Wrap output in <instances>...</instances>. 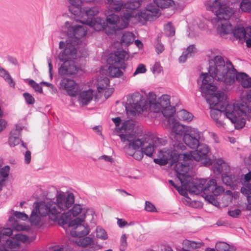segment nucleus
Masks as SVG:
<instances>
[{
    "mask_svg": "<svg viewBox=\"0 0 251 251\" xmlns=\"http://www.w3.org/2000/svg\"><path fill=\"white\" fill-rule=\"evenodd\" d=\"M202 84L201 91L202 97H204L207 102L209 104L210 115L215 121L218 120L222 113L234 124L235 128L239 129L245 126L243 121L237 122V118L235 116L236 110L233 103H227L225 98V93L218 91L217 87L212 84V79L210 78L207 73L202 74Z\"/></svg>",
    "mask_w": 251,
    "mask_h": 251,
    "instance_id": "obj_1",
    "label": "nucleus"
},
{
    "mask_svg": "<svg viewBox=\"0 0 251 251\" xmlns=\"http://www.w3.org/2000/svg\"><path fill=\"white\" fill-rule=\"evenodd\" d=\"M177 165L181 167V169H176V177L183 187L189 192L198 195L203 192L205 194L212 193L215 196H219L224 192V187L218 185L215 179L208 181L205 179L194 181L189 174V165L188 163H178Z\"/></svg>",
    "mask_w": 251,
    "mask_h": 251,
    "instance_id": "obj_2",
    "label": "nucleus"
},
{
    "mask_svg": "<svg viewBox=\"0 0 251 251\" xmlns=\"http://www.w3.org/2000/svg\"><path fill=\"white\" fill-rule=\"evenodd\" d=\"M209 10L215 13L216 17L212 20V22L218 24L217 32L221 36L233 33L236 39H246L245 28L244 27H238L233 29L228 21L234 13L233 8L226 4H222L218 0H216L210 5Z\"/></svg>",
    "mask_w": 251,
    "mask_h": 251,
    "instance_id": "obj_3",
    "label": "nucleus"
},
{
    "mask_svg": "<svg viewBox=\"0 0 251 251\" xmlns=\"http://www.w3.org/2000/svg\"><path fill=\"white\" fill-rule=\"evenodd\" d=\"M214 63V65H210L208 73L212 79L222 81L227 85H231L235 82V79L241 84L248 75L245 73H238L234 68L229 60L226 63L224 58L219 55L215 56L213 59L209 62L210 64Z\"/></svg>",
    "mask_w": 251,
    "mask_h": 251,
    "instance_id": "obj_4",
    "label": "nucleus"
},
{
    "mask_svg": "<svg viewBox=\"0 0 251 251\" xmlns=\"http://www.w3.org/2000/svg\"><path fill=\"white\" fill-rule=\"evenodd\" d=\"M59 48L64 49L58 55L59 60L62 62L58 68L59 74L61 75H73L76 74L79 68L77 67L74 60L77 57H85L88 55L85 49L81 50H76L75 46L67 42L65 45L64 41L59 42Z\"/></svg>",
    "mask_w": 251,
    "mask_h": 251,
    "instance_id": "obj_5",
    "label": "nucleus"
},
{
    "mask_svg": "<svg viewBox=\"0 0 251 251\" xmlns=\"http://www.w3.org/2000/svg\"><path fill=\"white\" fill-rule=\"evenodd\" d=\"M174 149H164L162 151V158H155L154 162L159 165H165L169 164L176 173V169H181V167L177 166L178 163H183L178 161L181 153L180 151H183L186 147L183 143H176L174 144Z\"/></svg>",
    "mask_w": 251,
    "mask_h": 251,
    "instance_id": "obj_6",
    "label": "nucleus"
},
{
    "mask_svg": "<svg viewBox=\"0 0 251 251\" xmlns=\"http://www.w3.org/2000/svg\"><path fill=\"white\" fill-rule=\"evenodd\" d=\"M56 202L52 201H46L47 203H49L52 206H54L52 209L50 207L53 221H57L60 214L70 208L74 204L75 196L72 193H69L67 195L63 193H60L56 195Z\"/></svg>",
    "mask_w": 251,
    "mask_h": 251,
    "instance_id": "obj_7",
    "label": "nucleus"
},
{
    "mask_svg": "<svg viewBox=\"0 0 251 251\" xmlns=\"http://www.w3.org/2000/svg\"><path fill=\"white\" fill-rule=\"evenodd\" d=\"M127 53L124 50L118 49L114 53H111L107 61L109 65L108 73L111 77H119L123 74L120 68L125 69L126 65L125 63V58Z\"/></svg>",
    "mask_w": 251,
    "mask_h": 251,
    "instance_id": "obj_8",
    "label": "nucleus"
},
{
    "mask_svg": "<svg viewBox=\"0 0 251 251\" xmlns=\"http://www.w3.org/2000/svg\"><path fill=\"white\" fill-rule=\"evenodd\" d=\"M71 5L69 7L70 12L76 16L87 17L86 20L95 18L98 13V8L97 7H84L82 8V0H68Z\"/></svg>",
    "mask_w": 251,
    "mask_h": 251,
    "instance_id": "obj_9",
    "label": "nucleus"
},
{
    "mask_svg": "<svg viewBox=\"0 0 251 251\" xmlns=\"http://www.w3.org/2000/svg\"><path fill=\"white\" fill-rule=\"evenodd\" d=\"M195 151H191L189 154L183 153V161L194 160L197 161L204 160L203 163L206 165H211L212 160L209 157L210 149L206 144H199Z\"/></svg>",
    "mask_w": 251,
    "mask_h": 251,
    "instance_id": "obj_10",
    "label": "nucleus"
},
{
    "mask_svg": "<svg viewBox=\"0 0 251 251\" xmlns=\"http://www.w3.org/2000/svg\"><path fill=\"white\" fill-rule=\"evenodd\" d=\"M50 207L52 209L54 206H52L49 203H47L45 201H42L40 202H37V204L32 210L29 219L30 224L32 226L38 225L41 221L40 216L45 217L49 216L50 219L53 221L51 217V211Z\"/></svg>",
    "mask_w": 251,
    "mask_h": 251,
    "instance_id": "obj_11",
    "label": "nucleus"
},
{
    "mask_svg": "<svg viewBox=\"0 0 251 251\" xmlns=\"http://www.w3.org/2000/svg\"><path fill=\"white\" fill-rule=\"evenodd\" d=\"M65 25L67 27V35L68 38L66 40L65 45L67 42H70L77 50L78 40L83 37L87 33V29L86 26L83 25H70L69 22H65Z\"/></svg>",
    "mask_w": 251,
    "mask_h": 251,
    "instance_id": "obj_12",
    "label": "nucleus"
},
{
    "mask_svg": "<svg viewBox=\"0 0 251 251\" xmlns=\"http://www.w3.org/2000/svg\"><path fill=\"white\" fill-rule=\"evenodd\" d=\"M146 101L139 93H134L127 98L126 109L131 113L143 112L146 108Z\"/></svg>",
    "mask_w": 251,
    "mask_h": 251,
    "instance_id": "obj_13",
    "label": "nucleus"
},
{
    "mask_svg": "<svg viewBox=\"0 0 251 251\" xmlns=\"http://www.w3.org/2000/svg\"><path fill=\"white\" fill-rule=\"evenodd\" d=\"M85 218V215H81V218L78 217L68 222L69 227L74 228L71 230V234L74 237H82L86 236L89 233L88 227L85 226L82 223Z\"/></svg>",
    "mask_w": 251,
    "mask_h": 251,
    "instance_id": "obj_14",
    "label": "nucleus"
},
{
    "mask_svg": "<svg viewBox=\"0 0 251 251\" xmlns=\"http://www.w3.org/2000/svg\"><path fill=\"white\" fill-rule=\"evenodd\" d=\"M82 23L93 27L96 31L104 30L106 34L108 35L116 34V30L114 27H111V26L106 24L105 21L103 18H91L90 19L86 20L85 22H83Z\"/></svg>",
    "mask_w": 251,
    "mask_h": 251,
    "instance_id": "obj_15",
    "label": "nucleus"
},
{
    "mask_svg": "<svg viewBox=\"0 0 251 251\" xmlns=\"http://www.w3.org/2000/svg\"><path fill=\"white\" fill-rule=\"evenodd\" d=\"M121 141L123 142L127 141L129 142V148H132L134 150H138L141 149L148 143L146 139L143 138L139 139L133 134L126 133L119 135Z\"/></svg>",
    "mask_w": 251,
    "mask_h": 251,
    "instance_id": "obj_16",
    "label": "nucleus"
},
{
    "mask_svg": "<svg viewBox=\"0 0 251 251\" xmlns=\"http://www.w3.org/2000/svg\"><path fill=\"white\" fill-rule=\"evenodd\" d=\"M12 230L10 228L0 230V244L3 245V249L6 250L7 248L10 249L20 248V245L18 241H12L9 239L12 235Z\"/></svg>",
    "mask_w": 251,
    "mask_h": 251,
    "instance_id": "obj_17",
    "label": "nucleus"
},
{
    "mask_svg": "<svg viewBox=\"0 0 251 251\" xmlns=\"http://www.w3.org/2000/svg\"><path fill=\"white\" fill-rule=\"evenodd\" d=\"M236 110L235 116L237 118V122L243 121L246 124L245 119L242 117L251 114V101L241 100L237 103H233Z\"/></svg>",
    "mask_w": 251,
    "mask_h": 251,
    "instance_id": "obj_18",
    "label": "nucleus"
},
{
    "mask_svg": "<svg viewBox=\"0 0 251 251\" xmlns=\"http://www.w3.org/2000/svg\"><path fill=\"white\" fill-rule=\"evenodd\" d=\"M201 133L197 129H189L182 138L184 143L191 149H196L200 144Z\"/></svg>",
    "mask_w": 251,
    "mask_h": 251,
    "instance_id": "obj_19",
    "label": "nucleus"
},
{
    "mask_svg": "<svg viewBox=\"0 0 251 251\" xmlns=\"http://www.w3.org/2000/svg\"><path fill=\"white\" fill-rule=\"evenodd\" d=\"M143 0H132L124 4L123 8L122 10L123 12L122 15H121L122 19L126 21L135 17L134 10L139 8Z\"/></svg>",
    "mask_w": 251,
    "mask_h": 251,
    "instance_id": "obj_20",
    "label": "nucleus"
},
{
    "mask_svg": "<svg viewBox=\"0 0 251 251\" xmlns=\"http://www.w3.org/2000/svg\"><path fill=\"white\" fill-rule=\"evenodd\" d=\"M221 178L223 182L233 190L236 189L242 181V176L228 173L223 174Z\"/></svg>",
    "mask_w": 251,
    "mask_h": 251,
    "instance_id": "obj_21",
    "label": "nucleus"
},
{
    "mask_svg": "<svg viewBox=\"0 0 251 251\" xmlns=\"http://www.w3.org/2000/svg\"><path fill=\"white\" fill-rule=\"evenodd\" d=\"M151 143L149 142V140L147 141L148 143L141 148L142 152L147 156L150 157H151L152 155L154 152V147L160 145H164L165 144L164 141L156 136L153 137L151 138Z\"/></svg>",
    "mask_w": 251,
    "mask_h": 251,
    "instance_id": "obj_22",
    "label": "nucleus"
},
{
    "mask_svg": "<svg viewBox=\"0 0 251 251\" xmlns=\"http://www.w3.org/2000/svg\"><path fill=\"white\" fill-rule=\"evenodd\" d=\"M82 206L80 204H75L73 208L67 212H64L60 216V223L63 225L67 224L71 221L72 215L73 217L77 216L82 211Z\"/></svg>",
    "mask_w": 251,
    "mask_h": 251,
    "instance_id": "obj_23",
    "label": "nucleus"
},
{
    "mask_svg": "<svg viewBox=\"0 0 251 251\" xmlns=\"http://www.w3.org/2000/svg\"><path fill=\"white\" fill-rule=\"evenodd\" d=\"M189 129L187 127L176 122L175 123L172 127V132L171 133V138L173 139L174 138L176 141V143H181L179 142V140L182 139L183 137L184 136V133H186Z\"/></svg>",
    "mask_w": 251,
    "mask_h": 251,
    "instance_id": "obj_24",
    "label": "nucleus"
},
{
    "mask_svg": "<svg viewBox=\"0 0 251 251\" xmlns=\"http://www.w3.org/2000/svg\"><path fill=\"white\" fill-rule=\"evenodd\" d=\"M60 85L64 87L68 95L72 97L76 96L77 92L76 90V83L74 80L64 78L60 82Z\"/></svg>",
    "mask_w": 251,
    "mask_h": 251,
    "instance_id": "obj_25",
    "label": "nucleus"
},
{
    "mask_svg": "<svg viewBox=\"0 0 251 251\" xmlns=\"http://www.w3.org/2000/svg\"><path fill=\"white\" fill-rule=\"evenodd\" d=\"M214 173L216 175L227 173L230 170L228 164L222 159H219L212 166Z\"/></svg>",
    "mask_w": 251,
    "mask_h": 251,
    "instance_id": "obj_26",
    "label": "nucleus"
},
{
    "mask_svg": "<svg viewBox=\"0 0 251 251\" xmlns=\"http://www.w3.org/2000/svg\"><path fill=\"white\" fill-rule=\"evenodd\" d=\"M120 17L119 16L115 14H111L109 15L106 19V24L111 26V27H114L116 30V33L117 31H120L121 29L125 28L126 27V25H121V26H119L117 24L120 21Z\"/></svg>",
    "mask_w": 251,
    "mask_h": 251,
    "instance_id": "obj_27",
    "label": "nucleus"
},
{
    "mask_svg": "<svg viewBox=\"0 0 251 251\" xmlns=\"http://www.w3.org/2000/svg\"><path fill=\"white\" fill-rule=\"evenodd\" d=\"M93 91L89 89L87 91L81 92L78 97V101L82 105L88 104L93 99Z\"/></svg>",
    "mask_w": 251,
    "mask_h": 251,
    "instance_id": "obj_28",
    "label": "nucleus"
},
{
    "mask_svg": "<svg viewBox=\"0 0 251 251\" xmlns=\"http://www.w3.org/2000/svg\"><path fill=\"white\" fill-rule=\"evenodd\" d=\"M197 52L195 45H191L188 46L187 49L184 51L182 54L179 58V62H184L187 58L194 55Z\"/></svg>",
    "mask_w": 251,
    "mask_h": 251,
    "instance_id": "obj_29",
    "label": "nucleus"
},
{
    "mask_svg": "<svg viewBox=\"0 0 251 251\" xmlns=\"http://www.w3.org/2000/svg\"><path fill=\"white\" fill-rule=\"evenodd\" d=\"M134 38L135 36L132 32H125L123 34L121 44L122 45L128 46L134 42Z\"/></svg>",
    "mask_w": 251,
    "mask_h": 251,
    "instance_id": "obj_30",
    "label": "nucleus"
},
{
    "mask_svg": "<svg viewBox=\"0 0 251 251\" xmlns=\"http://www.w3.org/2000/svg\"><path fill=\"white\" fill-rule=\"evenodd\" d=\"M217 251H235L236 249L233 246H230L224 242H217L215 245Z\"/></svg>",
    "mask_w": 251,
    "mask_h": 251,
    "instance_id": "obj_31",
    "label": "nucleus"
},
{
    "mask_svg": "<svg viewBox=\"0 0 251 251\" xmlns=\"http://www.w3.org/2000/svg\"><path fill=\"white\" fill-rule=\"evenodd\" d=\"M182 244L183 247L182 248V251L183 249H186L189 251H190V250H194L200 248L201 246L200 243L186 239L183 241Z\"/></svg>",
    "mask_w": 251,
    "mask_h": 251,
    "instance_id": "obj_32",
    "label": "nucleus"
},
{
    "mask_svg": "<svg viewBox=\"0 0 251 251\" xmlns=\"http://www.w3.org/2000/svg\"><path fill=\"white\" fill-rule=\"evenodd\" d=\"M110 81L107 77H101L98 82V91L101 93L103 90L107 89L109 85Z\"/></svg>",
    "mask_w": 251,
    "mask_h": 251,
    "instance_id": "obj_33",
    "label": "nucleus"
},
{
    "mask_svg": "<svg viewBox=\"0 0 251 251\" xmlns=\"http://www.w3.org/2000/svg\"><path fill=\"white\" fill-rule=\"evenodd\" d=\"M0 76L3 77L10 86L13 87H15V82L10 74L7 71L2 68H0Z\"/></svg>",
    "mask_w": 251,
    "mask_h": 251,
    "instance_id": "obj_34",
    "label": "nucleus"
},
{
    "mask_svg": "<svg viewBox=\"0 0 251 251\" xmlns=\"http://www.w3.org/2000/svg\"><path fill=\"white\" fill-rule=\"evenodd\" d=\"M106 1L116 11H120L123 8L124 3L122 0H106Z\"/></svg>",
    "mask_w": 251,
    "mask_h": 251,
    "instance_id": "obj_35",
    "label": "nucleus"
},
{
    "mask_svg": "<svg viewBox=\"0 0 251 251\" xmlns=\"http://www.w3.org/2000/svg\"><path fill=\"white\" fill-rule=\"evenodd\" d=\"M10 172V167L5 166L0 169V185L8 178Z\"/></svg>",
    "mask_w": 251,
    "mask_h": 251,
    "instance_id": "obj_36",
    "label": "nucleus"
},
{
    "mask_svg": "<svg viewBox=\"0 0 251 251\" xmlns=\"http://www.w3.org/2000/svg\"><path fill=\"white\" fill-rule=\"evenodd\" d=\"M160 103L157 101H153V100H151L149 102V110L151 112L158 113L160 111L162 112V108L160 106Z\"/></svg>",
    "mask_w": 251,
    "mask_h": 251,
    "instance_id": "obj_37",
    "label": "nucleus"
},
{
    "mask_svg": "<svg viewBox=\"0 0 251 251\" xmlns=\"http://www.w3.org/2000/svg\"><path fill=\"white\" fill-rule=\"evenodd\" d=\"M162 109L167 108V106H170V97L167 95H162L158 100Z\"/></svg>",
    "mask_w": 251,
    "mask_h": 251,
    "instance_id": "obj_38",
    "label": "nucleus"
},
{
    "mask_svg": "<svg viewBox=\"0 0 251 251\" xmlns=\"http://www.w3.org/2000/svg\"><path fill=\"white\" fill-rule=\"evenodd\" d=\"M176 112V108L174 106H167V108H164L162 110V113L164 117H171L174 116Z\"/></svg>",
    "mask_w": 251,
    "mask_h": 251,
    "instance_id": "obj_39",
    "label": "nucleus"
},
{
    "mask_svg": "<svg viewBox=\"0 0 251 251\" xmlns=\"http://www.w3.org/2000/svg\"><path fill=\"white\" fill-rule=\"evenodd\" d=\"M178 114L179 118L184 121H191L193 119L192 114L184 109L180 111Z\"/></svg>",
    "mask_w": 251,
    "mask_h": 251,
    "instance_id": "obj_40",
    "label": "nucleus"
},
{
    "mask_svg": "<svg viewBox=\"0 0 251 251\" xmlns=\"http://www.w3.org/2000/svg\"><path fill=\"white\" fill-rule=\"evenodd\" d=\"M165 34L167 36L171 37L175 34V27L171 23H168L164 27Z\"/></svg>",
    "mask_w": 251,
    "mask_h": 251,
    "instance_id": "obj_41",
    "label": "nucleus"
},
{
    "mask_svg": "<svg viewBox=\"0 0 251 251\" xmlns=\"http://www.w3.org/2000/svg\"><path fill=\"white\" fill-rule=\"evenodd\" d=\"M240 8L243 12H250L251 11V1L250 0H242Z\"/></svg>",
    "mask_w": 251,
    "mask_h": 251,
    "instance_id": "obj_42",
    "label": "nucleus"
},
{
    "mask_svg": "<svg viewBox=\"0 0 251 251\" xmlns=\"http://www.w3.org/2000/svg\"><path fill=\"white\" fill-rule=\"evenodd\" d=\"M28 81V84L34 89V90L40 94L43 93V89L41 86L39 84L37 83L33 79H26Z\"/></svg>",
    "mask_w": 251,
    "mask_h": 251,
    "instance_id": "obj_43",
    "label": "nucleus"
},
{
    "mask_svg": "<svg viewBox=\"0 0 251 251\" xmlns=\"http://www.w3.org/2000/svg\"><path fill=\"white\" fill-rule=\"evenodd\" d=\"M94 242L93 238L89 236L84 237L80 239L79 245L82 247H86L91 245Z\"/></svg>",
    "mask_w": 251,
    "mask_h": 251,
    "instance_id": "obj_44",
    "label": "nucleus"
},
{
    "mask_svg": "<svg viewBox=\"0 0 251 251\" xmlns=\"http://www.w3.org/2000/svg\"><path fill=\"white\" fill-rule=\"evenodd\" d=\"M243 186L241 188V192L247 196V198L251 194V183H241Z\"/></svg>",
    "mask_w": 251,
    "mask_h": 251,
    "instance_id": "obj_45",
    "label": "nucleus"
},
{
    "mask_svg": "<svg viewBox=\"0 0 251 251\" xmlns=\"http://www.w3.org/2000/svg\"><path fill=\"white\" fill-rule=\"evenodd\" d=\"M96 231V236L97 238L102 240H106L107 239L108 236L106 232L104 229L100 227H97Z\"/></svg>",
    "mask_w": 251,
    "mask_h": 251,
    "instance_id": "obj_46",
    "label": "nucleus"
},
{
    "mask_svg": "<svg viewBox=\"0 0 251 251\" xmlns=\"http://www.w3.org/2000/svg\"><path fill=\"white\" fill-rule=\"evenodd\" d=\"M155 48L156 51L158 54L162 53L164 50V45L162 44L161 38L159 36H158L155 43Z\"/></svg>",
    "mask_w": 251,
    "mask_h": 251,
    "instance_id": "obj_47",
    "label": "nucleus"
},
{
    "mask_svg": "<svg viewBox=\"0 0 251 251\" xmlns=\"http://www.w3.org/2000/svg\"><path fill=\"white\" fill-rule=\"evenodd\" d=\"M209 193H207L205 195V199L206 201H207L209 203H212L215 206H218L219 205V203L218 201L216 200L215 197L213 196L212 194H213L211 193V194H208Z\"/></svg>",
    "mask_w": 251,
    "mask_h": 251,
    "instance_id": "obj_48",
    "label": "nucleus"
},
{
    "mask_svg": "<svg viewBox=\"0 0 251 251\" xmlns=\"http://www.w3.org/2000/svg\"><path fill=\"white\" fill-rule=\"evenodd\" d=\"M14 236L15 238L18 241V242L19 241H21L24 243H30V241L29 240V237L25 235L18 233L14 235Z\"/></svg>",
    "mask_w": 251,
    "mask_h": 251,
    "instance_id": "obj_49",
    "label": "nucleus"
},
{
    "mask_svg": "<svg viewBox=\"0 0 251 251\" xmlns=\"http://www.w3.org/2000/svg\"><path fill=\"white\" fill-rule=\"evenodd\" d=\"M23 95L27 104H33L35 103V99L30 94L26 92L24 93Z\"/></svg>",
    "mask_w": 251,
    "mask_h": 251,
    "instance_id": "obj_50",
    "label": "nucleus"
},
{
    "mask_svg": "<svg viewBox=\"0 0 251 251\" xmlns=\"http://www.w3.org/2000/svg\"><path fill=\"white\" fill-rule=\"evenodd\" d=\"M21 139L19 137L10 136L9 138V144L11 147H14L20 143Z\"/></svg>",
    "mask_w": 251,
    "mask_h": 251,
    "instance_id": "obj_51",
    "label": "nucleus"
},
{
    "mask_svg": "<svg viewBox=\"0 0 251 251\" xmlns=\"http://www.w3.org/2000/svg\"><path fill=\"white\" fill-rule=\"evenodd\" d=\"M146 71L147 69L146 68L145 65L143 64H140L138 66L134 73H133V75L135 76L139 74L145 73L146 72Z\"/></svg>",
    "mask_w": 251,
    "mask_h": 251,
    "instance_id": "obj_52",
    "label": "nucleus"
},
{
    "mask_svg": "<svg viewBox=\"0 0 251 251\" xmlns=\"http://www.w3.org/2000/svg\"><path fill=\"white\" fill-rule=\"evenodd\" d=\"M120 250L121 251H124L127 246L126 242V234H123L121 236L120 240Z\"/></svg>",
    "mask_w": 251,
    "mask_h": 251,
    "instance_id": "obj_53",
    "label": "nucleus"
},
{
    "mask_svg": "<svg viewBox=\"0 0 251 251\" xmlns=\"http://www.w3.org/2000/svg\"><path fill=\"white\" fill-rule=\"evenodd\" d=\"M145 209L148 212H155L156 209L154 205L149 201H146L145 202Z\"/></svg>",
    "mask_w": 251,
    "mask_h": 251,
    "instance_id": "obj_54",
    "label": "nucleus"
},
{
    "mask_svg": "<svg viewBox=\"0 0 251 251\" xmlns=\"http://www.w3.org/2000/svg\"><path fill=\"white\" fill-rule=\"evenodd\" d=\"M14 216L19 219L26 221L29 219L28 216L24 212L16 211L14 213Z\"/></svg>",
    "mask_w": 251,
    "mask_h": 251,
    "instance_id": "obj_55",
    "label": "nucleus"
},
{
    "mask_svg": "<svg viewBox=\"0 0 251 251\" xmlns=\"http://www.w3.org/2000/svg\"><path fill=\"white\" fill-rule=\"evenodd\" d=\"M241 210L239 209L229 210L228 212V215L233 218H237L241 214Z\"/></svg>",
    "mask_w": 251,
    "mask_h": 251,
    "instance_id": "obj_56",
    "label": "nucleus"
},
{
    "mask_svg": "<svg viewBox=\"0 0 251 251\" xmlns=\"http://www.w3.org/2000/svg\"><path fill=\"white\" fill-rule=\"evenodd\" d=\"M241 183H251V170L244 176L243 178H242Z\"/></svg>",
    "mask_w": 251,
    "mask_h": 251,
    "instance_id": "obj_57",
    "label": "nucleus"
},
{
    "mask_svg": "<svg viewBox=\"0 0 251 251\" xmlns=\"http://www.w3.org/2000/svg\"><path fill=\"white\" fill-rule=\"evenodd\" d=\"M241 85L244 88H250L251 87V78L249 76L242 82Z\"/></svg>",
    "mask_w": 251,
    "mask_h": 251,
    "instance_id": "obj_58",
    "label": "nucleus"
},
{
    "mask_svg": "<svg viewBox=\"0 0 251 251\" xmlns=\"http://www.w3.org/2000/svg\"><path fill=\"white\" fill-rule=\"evenodd\" d=\"M162 71V67L160 66V64L155 62L153 67V72L154 73L159 74Z\"/></svg>",
    "mask_w": 251,
    "mask_h": 251,
    "instance_id": "obj_59",
    "label": "nucleus"
},
{
    "mask_svg": "<svg viewBox=\"0 0 251 251\" xmlns=\"http://www.w3.org/2000/svg\"><path fill=\"white\" fill-rule=\"evenodd\" d=\"M133 157L136 160H140L143 158V153L142 151H136L133 152Z\"/></svg>",
    "mask_w": 251,
    "mask_h": 251,
    "instance_id": "obj_60",
    "label": "nucleus"
},
{
    "mask_svg": "<svg viewBox=\"0 0 251 251\" xmlns=\"http://www.w3.org/2000/svg\"><path fill=\"white\" fill-rule=\"evenodd\" d=\"M31 161V152L27 151L25 154V162L26 164H29Z\"/></svg>",
    "mask_w": 251,
    "mask_h": 251,
    "instance_id": "obj_61",
    "label": "nucleus"
},
{
    "mask_svg": "<svg viewBox=\"0 0 251 251\" xmlns=\"http://www.w3.org/2000/svg\"><path fill=\"white\" fill-rule=\"evenodd\" d=\"M22 129L21 128H20V129H18L17 128L15 129L12 130L10 132V136H17L19 137L21 134V130Z\"/></svg>",
    "mask_w": 251,
    "mask_h": 251,
    "instance_id": "obj_62",
    "label": "nucleus"
},
{
    "mask_svg": "<svg viewBox=\"0 0 251 251\" xmlns=\"http://www.w3.org/2000/svg\"><path fill=\"white\" fill-rule=\"evenodd\" d=\"M183 186H178L176 188V190L178 192V193L182 196H185V195H187V190L185 189L184 187H182Z\"/></svg>",
    "mask_w": 251,
    "mask_h": 251,
    "instance_id": "obj_63",
    "label": "nucleus"
},
{
    "mask_svg": "<svg viewBox=\"0 0 251 251\" xmlns=\"http://www.w3.org/2000/svg\"><path fill=\"white\" fill-rule=\"evenodd\" d=\"M113 92H114L113 88H111L107 89L105 91L104 94V97L105 98V99H107L108 98H109L112 95V94H113Z\"/></svg>",
    "mask_w": 251,
    "mask_h": 251,
    "instance_id": "obj_64",
    "label": "nucleus"
}]
</instances>
